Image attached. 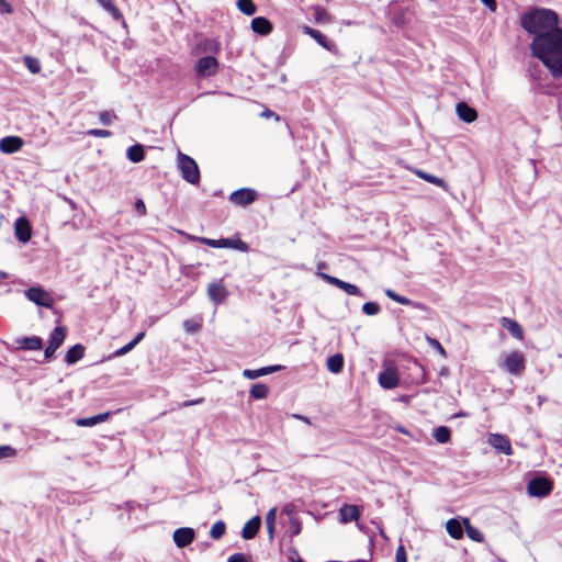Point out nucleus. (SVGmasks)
Segmentation results:
<instances>
[{"mask_svg": "<svg viewBox=\"0 0 562 562\" xmlns=\"http://www.w3.org/2000/svg\"><path fill=\"white\" fill-rule=\"evenodd\" d=\"M530 52L547 68L551 80L537 77L531 72V78L538 82L539 89L546 94H555L562 89V29L550 36L532 40Z\"/></svg>", "mask_w": 562, "mask_h": 562, "instance_id": "nucleus-1", "label": "nucleus"}, {"mask_svg": "<svg viewBox=\"0 0 562 562\" xmlns=\"http://www.w3.org/2000/svg\"><path fill=\"white\" fill-rule=\"evenodd\" d=\"M559 14L546 8H532L525 12L520 18L521 27L533 36L532 40H539L542 36H550L557 31L562 30L559 25Z\"/></svg>", "mask_w": 562, "mask_h": 562, "instance_id": "nucleus-2", "label": "nucleus"}, {"mask_svg": "<svg viewBox=\"0 0 562 562\" xmlns=\"http://www.w3.org/2000/svg\"><path fill=\"white\" fill-rule=\"evenodd\" d=\"M178 167L182 178L191 184H198L200 181V170L193 158L179 151Z\"/></svg>", "mask_w": 562, "mask_h": 562, "instance_id": "nucleus-3", "label": "nucleus"}, {"mask_svg": "<svg viewBox=\"0 0 562 562\" xmlns=\"http://www.w3.org/2000/svg\"><path fill=\"white\" fill-rule=\"evenodd\" d=\"M499 367L513 375H520L526 369V358L521 351L515 350L505 356Z\"/></svg>", "mask_w": 562, "mask_h": 562, "instance_id": "nucleus-4", "label": "nucleus"}, {"mask_svg": "<svg viewBox=\"0 0 562 562\" xmlns=\"http://www.w3.org/2000/svg\"><path fill=\"white\" fill-rule=\"evenodd\" d=\"M552 490L553 482L543 476L531 479L527 484V493L531 497H546Z\"/></svg>", "mask_w": 562, "mask_h": 562, "instance_id": "nucleus-5", "label": "nucleus"}, {"mask_svg": "<svg viewBox=\"0 0 562 562\" xmlns=\"http://www.w3.org/2000/svg\"><path fill=\"white\" fill-rule=\"evenodd\" d=\"M198 240L204 245H207L212 248H233L239 251H247L248 245L241 239H231V238H221V239H211L206 237H200Z\"/></svg>", "mask_w": 562, "mask_h": 562, "instance_id": "nucleus-6", "label": "nucleus"}, {"mask_svg": "<svg viewBox=\"0 0 562 562\" xmlns=\"http://www.w3.org/2000/svg\"><path fill=\"white\" fill-rule=\"evenodd\" d=\"M393 22L397 25V26H405L407 24H409L414 18H415V12L413 10V7L411 5V3H402L397 7H394L393 9Z\"/></svg>", "mask_w": 562, "mask_h": 562, "instance_id": "nucleus-7", "label": "nucleus"}, {"mask_svg": "<svg viewBox=\"0 0 562 562\" xmlns=\"http://www.w3.org/2000/svg\"><path fill=\"white\" fill-rule=\"evenodd\" d=\"M25 296L33 303L43 307H52L54 300L52 295L42 288L33 286L25 290Z\"/></svg>", "mask_w": 562, "mask_h": 562, "instance_id": "nucleus-8", "label": "nucleus"}, {"mask_svg": "<svg viewBox=\"0 0 562 562\" xmlns=\"http://www.w3.org/2000/svg\"><path fill=\"white\" fill-rule=\"evenodd\" d=\"M379 384L385 390H392L400 384V374L397 369L389 363L379 374Z\"/></svg>", "mask_w": 562, "mask_h": 562, "instance_id": "nucleus-9", "label": "nucleus"}, {"mask_svg": "<svg viewBox=\"0 0 562 562\" xmlns=\"http://www.w3.org/2000/svg\"><path fill=\"white\" fill-rule=\"evenodd\" d=\"M195 70L200 77H210L217 72L218 61L213 56H205L198 60Z\"/></svg>", "mask_w": 562, "mask_h": 562, "instance_id": "nucleus-10", "label": "nucleus"}, {"mask_svg": "<svg viewBox=\"0 0 562 562\" xmlns=\"http://www.w3.org/2000/svg\"><path fill=\"white\" fill-rule=\"evenodd\" d=\"M257 198V192L252 189L243 188L231 193L229 201L236 205L245 206L251 204Z\"/></svg>", "mask_w": 562, "mask_h": 562, "instance_id": "nucleus-11", "label": "nucleus"}, {"mask_svg": "<svg viewBox=\"0 0 562 562\" xmlns=\"http://www.w3.org/2000/svg\"><path fill=\"white\" fill-rule=\"evenodd\" d=\"M488 443L496 449L497 451L512 456L513 454V448L510 440L501 434H492L488 437Z\"/></svg>", "mask_w": 562, "mask_h": 562, "instance_id": "nucleus-12", "label": "nucleus"}, {"mask_svg": "<svg viewBox=\"0 0 562 562\" xmlns=\"http://www.w3.org/2000/svg\"><path fill=\"white\" fill-rule=\"evenodd\" d=\"M339 521L341 524H349L351 521L358 522L361 512L357 505L344 504L339 508Z\"/></svg>", "mask_w": 562, "mask_h": 562, "instance_id": "nucleus-13", "label": "nucleus"}, {"mask_svg": "<svg viewBox=\"0 0 562 562\" xmlns=\"http://www.w3.org/2000/svg\"><path fill=\"white\" fill-rule=\"evenodd\" d=\"M195 532L192 528H178L173 532V541L178 548H184L194 540Z\"/></svg>", "mask_w": 562, "mask_h": 562, "instance_id": "nucleus-14", "label": "nucleus"}, {"mask_svg": "<svg viewBox=\"0 0 562 562\" xmlns=\"http://www.w3.org/2000/svg\"><path fill=\"white\" fill-rule=\"evenodd\" d=\"M14 233L18 240L27 243L32 236L30 222L25 217H19L14 224Z\"/></svg>", "mask_w": 562, "mask_h": 562, "instance_id": "nucleus-15", "label": "nucleus"}, {"mask_svg": "<svg viewBox=\"0 0 562 562\" xmlns=\"http://www.w3.org/2000/svg\"><path fill=\"white\" fill-rule=\"evenodd\" d=\"M23 146V140L19 136H7L0 139V150L4 154L19 151Z\"/></svg>", "mask_w": 562, "mask_h": 562, "instance_id": "nucleus-16", "label": "nucleus"}, {"mask_svg": "<svg viewBox=\"0 0 562 562\" xmlns=\"http://www.w3.org/2000/svg\"><path fill=\"white\" fill-rule=\"evenodd\" d=\"M210 300L216 304L222 303L227 296V290L222 282H212L207 286Z\"/></svg>", "mask_w": 562, "mask_h": 562, "instance_id": "nucleus-17", "label": "nucleus"}, {"mask_svg": "<svg viewBox=\"0 0 562 562\" xmlns=\"http://www.w3.org/2000/svg\"><path fill=\"white\" fill-rule=\"evenodd\" d=\"M457 114L460 120L465 123H472L477 117V112L474 108L470 106L465 102H459L456 106Z\"/></svg>", "mask_w": 562, "mask_h": 562, "instance_id": "nucleus-18", "label": "nucleus"}, {"mask_svg": "<svg viewBox=\"0 0 562 562\" xmlns=\"http://www.w3.org/2000/svg\"><path fill=\"white\" fill-rule=\"evenodd\" d=\"M304 32L314 38L322 47L331 52L335 48V44L329 41L321 31L304 26Z\"/></svg>", "mask_w": 562, "mask_h": 562, "instance_id": "nucleus-19", "label": "nucleus"}, {"mask_svg": "<svg viewBox=\"0 0 562 562\" xmlns=\"http://www.w3.org/2000/svg\"><path fill=\"white\" fill-rule=\"evenodd\" d=\"M281 369H282L281 366H268V367H263V368H260V369H257V370L245 369L243 371V376L246 378V379H249V380H255V379H258L260 376L278 372Z\"/></svg>", "mask_w": 562, "mask_h": 562, "instance_id": "nucleus-20", "label": "nucleus"}, {"mask_svg": "<svg viewBox=\"0 0 562 562\" xmlns=\"http://www.w3.org/2000/svg\"><path fill=\"white\" fill-rule=\"evenodd\" d=\"M261 525V519L259 516H255L249 519L243 527L241 537L246 540L252 539L256 537L259 531Z\"/></svg>", "mask_w": 562, "mask_h": 562, "instance_id": "nucleus-21", "label": "nucleus"}, {"mask_svg": "<svg viewBox=\"0 0 562 562\" xmlns=\"http://www.w3.org/2000/svg\"><path fill=\"white\" fill-rule=\"evenodd\" d=\"M251 30L259 35H268L272 31V24L268 19L257 16L251 21Z\"/></svg>", "mask_w": 562, "mask_h": 562, "instance_id": "nucleus-22", "label": "nucleus"}, {"mask_svg": "<svg viewBox=\"0 0 562 562\" xmlns=\"http://www.w3.org/2000/svg\"><path fill=\"white\" fill-rule=\"evenodd\" d=\"M501 324L504 328H506L510 335L517 339H522L524 330L521 326L514 319L508 317H502Z\"/></svg>", "mask_w": 562, "mask_h": 562, "instance_id": "nucleus-23", "label": "nucleus"}, {"mask_svg": "<svg viewBox=\"0 0 562 562\" xmlns=\"http://www.w3.org/2000/svg\"><path fill=\"white\" fill-rule=\"evenodd\" d=\"M110 416V412H105L102 414H98L95 416L87 417V418H78L76 420V425L80 427H92L97 424L105 422Z\"/></svg>", "mask_w": 562, "mask_h": 562, "instance_id": "nucleus-24", "label": "nucleus"}, {"mask_svg": "<svg viewBox=\"0 0 562 562\" xmlns=\"http://www.w3.org/2000/svg\"><path fill=\"white\" fill-rule=\"evenodd\" d=\"M85 355V347L80 344H77L68 349L65 356V362L68 364H74L78 362Z\"/></svg>", "mask_w": 562, "mask_h": 562, "instance_id": "nucleus-25", "label": "nucleus"}, {"mask_svg": "<svg viewBox=\"0 0 562 562\" xmlns=\"http://www.w3.org/2000/svg\"><path fill=\"white\" fill-rule=\"evenodd\" d=\"M20 348L25 350H40L42 348V339L37 336L24 337L18 340Z\"/></svg>", "mask_w": 562, "mask_h": 562, "instance_id": "nucleus-26", "label": "nucleus"}, {"mask_svg": "<svg viewBox=\"0 0 562 562\" xmlns=\"http://www.w3.org/2000/svg\"><path fill=\"white\" fill-rule=\"evenodd\" d=\"M447 532L453 539H461L463 537V527L461 522L454 518H451L446 524Z\"/></svg>", "mask_w": 562, "mask_h": 562, "instance_id": "nucleus-27", "label": "nucleus"}, {"mask_svg": "<svg viewBox=\"0 0 562 562\" xmlns=\"http://www.w3.org/2000/svg\"><path fill=\"white\" fill-rule=\"evenodd\" d=\"M344 367V357L341 353H335L327 359V369L333 373H339Z\"/></svg>", "mask_w": 562, "mask_h": 562, "instance_id": "nucleus-28", "label": "nucleus"}, {"mask_svg": "<svg viewBox=\"0 0 562 562\" xmlns=\"http://www.w3.org/2000/svg\"><path fill=\"white\" fill-rule=\"evenodd\" d=\"M463 525H464V529H465L467 536L471 540L476 541V542H482L484 540L483 533L477 528L472 526L468 518L463 519Z\"/></svg>", "mask_w": 562, "mask_h": 562, "instance_id": "nucleus-29", "label": "nucleus"}, {"mask_svg": "<svg viewBox=\"0 0 562 562\" xmlns=\"http://www.w3.org/2000/svg\"><path fill=\"white\" fill-rule=\"evenodd\" d=\"M126 156L131 161L139 162L145 157L144 147L140 144H135L128 147Z\"/></svg>", "mask_w": 562, "mask_h": 562, "instance_id": "nucleus-30", "label": "nucleus"}, {"mask_svg": "<svg viewBox=\"0 0 562 562\" xmlns=\"http://www.w3.org/2000/svg\"><path fill=\"white\" fill-rule=\"evenodd\" d=\"M66 334H67V330L65 327H56L52 331L48 342L50 345L55 346L56 348H59L66 338Z\"/></svg>", "mask_w": 562, "mask_h": 562, "instance_id": "nucleus-31", "label": "nucleus"}, {"mask_svg": "<svg viewBox=\"0 0 562 562\" xmlns=\"http://www.w3.org/2000/svg\"><path fill=\"white\" fill-rule=\"evenodd\" d=\"M249 393L252 398L263 400L268 396L269 389L266 384L256 383L251 386Z\"/></svg>", "mask_w": 562, "mask_h": 562, "instance_id": "nucleus-32", "label": "nucleus"}, {"mask_svg": "<svg viewBox=\"0 0 562 562\" xmlns=\"http://www.w3.org/2000/svg\"><path fill=\"white\" fill-rule=\"evenodd\" d=\"M236 4L238 10L248 16L254 15L257 11V7L252 0H237Z\"/></svg>", "mask_w": 562, "mask_h": 562, "instance_id": "nucleus-33", "label": "nucleus"}, {"mask_svg": "<svg viewBox=\"0 0 562 562\" xmlns=\"http://www.w3.org/2000/svg\"><path fill=\"white\" fill-rule=\"evenodd\" d=\"M432 436L439 443H447L450 440L451 431L446 426H439L434 430Z\"/></svg>", "mask_w": 562, "mask_h": 562, "instance_id": "nucleus-34", "label": "nucleus"}, {"mask_svg": "<svg viewBox=\"0 0 562 562\" xmlns=\"http://www.w3.org/2000/svg\"><path fill=\"white\" fill-rule=\"evenodd\" d=\"M277 508H271L266 516V527L269 537L272 539L276 530Z\"/></svg>", "mask_w": 562, "mask_h": 562, "instance_id": "nucleus-35", "label": "nucleus"}, {"mask_svg": "<svg viewBox=\"0 0 562 562\" xmlns=\"http://www.w3.org/2000/svg\"><path fill=\"white\" fill-rule=\"evenodd\" d=\"M104 10L112 14L115 19L121 16L120 10L112 0H95Z\"/></svg>", "mask_w": 562, "mask_h": 562, "instance_id": "nucleus-36", "label": "nucleus"}, {"mask_svg": "<svg viewBox=\"0 0 562 562\" xmlns=\"http://www.w3.org/2000/svg\"><path fill=\"white\" fill-rule=\"evenodd\" d=\"M225 530H226V526L224 524V521L220 520V521H216L212 527H211V530H210V536L211 538L213 539H220L223 537V535L225 533Z\"/></svg>", "mask_w": 562, "mask_h": 562, "instance_id": "nucleus-37", "label": "nucleus"}, {"mask_svg": "<svg viewBox=\"0 0 562 562\" xmlns=\"http://www.w3.org/2000/svg\"><path fill=\"white\" fill-rule=\"evenodd\" d=\"M385 295L402 305H413V302L408 297L402 296L391 289L385 290Z\"/></svg>", "mask_w": 562, "mask_h": 562, "instance_id": "nucleus-38", "label": "nucleus"}, {"mask_svg": "<svg viewBox=\"0 0 562 562\" xmlns=\"http://www.w3.org/2000/svg\"><path fill=\"white\" fill-rule=\"evenodd\" d=\"M416 175L418 177H420L422 179L428 181L429 183H432V184H436V186H439V187H443L445 186V181L434 175H429V173H426L422 170H417L416 171Z\"/></svg>", "mask_w": 562, "mask_h": 562, "instance_id": "nucleus-39", "label": "nucleus"}, {"mask_svg": "<svg viewBox=\"0 0 562 562\" xmlns=\"http://www.w3.org/2000/svg\"><path fill=\"white\" fill-rule=\"evenodd\" d=\"M24 64L32 74H37L41 70L40 61L36 58L25 56Z\"/></svg>", "mask_w": 562, "mask_h": 562, "instance_id": "nucleus-40", "label": "nucleus"}, {"mask_svg": "<svg viewBox=\"0 0 562 562\" xmlns=\"http://www.w3.org/2000/svg\"><path fill=\"white\" fill-rule=\"evenodd\" d=\"M380 305L375 302H367L362 305V312L369 316L376 315L380 313Z\"/></svg>", "mask_w": 562, "mask_h": 562, "instance_id": "nucleus-41", "label": "nucleus"}, {"mask_svg": "<svg viewBox=\"0 0 562 562\" xmlns=\"http://www.w3.org/2000/svg\"><path fill=\"white\" fill-rule=\"evenodd\" d=\"M340 289L344 290L349 295L363 296V293L361 292V290L355 284L344 281Z\"/></svg>", "mask_w": 562, "mask_h": 562, "instance_id": "nucleus-42", "label": "nucleus"}, {"mask_svg": "<svg viewBox=\"0 0 562 562\" xmlns=\"http://www.w3.org/2000/svg\"><path fill=\"white\" fill-rule=\"evenodd\" d=\"M315 20L318 23H328L330 22V14L325 9L316 8Z\"/></svg>", "mask_w": 562, "mask_h": 562, "instance_id": "nucleus-43", "label": "nucleus"}, {"mask_svg": "<svg viewBox=\"0 0 562 562\" xmlns=\"http://www.w3.org/2000/svg\"><path fill=\"white\" fill-rule=\"evenodd\" d=\"M16 454V450L8 445L0 446V460L13 458Z\"/></svg>", "mask_w": 562, "mask_h": 562, "instance_id": "nucleus-44", "label": "nucleus"}, {"mask_svg": "<svg viewBox=\"0 0 562 562\" xmlns=\"http://www.w3.org/2000/svg\"><path fill=\"white\" fill-rule=\"evenodd\" d=\"M116 119V115L109 111H102L99 113V121L103 125H110L113 120Z\"/></svg>", "mask_w": 562, "mask_h": 562, "instance_id": "nucleus-45", "label": "nucleus"}, {"mask_svg": "<svg viewBox=\"0 0 562 562\" xmlns=\"http://www.w3.org/2000/svg\"><path fill=\"white\" fill-rule=\"evenodd\" d=\"M426 339L431 348H434L440 356L446 357L445 348L436 338L427 337Z\"/></svg>", "mask_w": 562, "mask_h": 562, "instance_id": "nucleus-46", "label": "nucleus"}, {"mask_svg": "<svg viewBox=\"0 0 562 562\" xmlns=\"http://www.w3.org/2000/svg\"><path fill=\"white\" fill-rule=\"evenodd\" d=\"M87 134L89 136L102 137V138L110 137L112 135V133L110 131H108V130H100V128L88 130Z\"/></svg>", "mask_w": 562, "mask_h": 562, "instance_id": "nucleus-47", "label": "nucleus"}, {"mask_svg": "<svg viewBox=\"0 0 562 562\" xmlns=\"http://www.w3.org/2000/svg\"><path fill=\"white\" fill-rule=\"evenodd\" d=\"M183 328L187 333H195L199 330L200 324H198L191 319H187L183 322Z\"/></svg>", "mask_w": 562, "mask_h": 562, "instance_id": "nucleus-48", "label": "nucleus"}, {"mask_svg": "<svg viewBox=\"0 0 562 562\" xmlns=\"http://www.w3.org/2000/svg\"><path fill=\"white\" fill-rule=\"evenodd\" d=\"M322 278H323L326 282H328L329 284L335 285V286H337V288H339V289H340V286H341V284H342V282H344L342 280H340V279H338V278H336V277H333V276L326 274V273H323V274H322Z\"/></svg>", "mask_w": 562, "mask_h": 562, "instance_id": "nucleus-49", "label": "nucleus"}, {"mask_svg": "<svg viewBox=\"0 0 562 562\" xmlns=\"http://www.w3.org/2000/svg\"><path fill=\"white\" fill-rule=\"evenodd\" d=\"M396 562H407L406 551L403 544L398 546L395 552Z\"/></svg>", "mask_w": 562, "mask_h": 562, "instance_id": "nucleus-50", "label": "nucleus"}, {"mask_svg": "<svg viewBox=\"0 0 562 562\" xmlns=\"http://www.w3.org/2000/svg\"><path fill=\"white\" fill-rule=\"evenodd\" d=\"M227 562H250V559L244 553H234L228 558Z\"/></svg>", "mask_w": 562, "mask_h": 562, "instance_id": "nucleus-51", "label": "nucleus"}, {"mask_svg": "<svg viewBox=\"0 0 562 562\" xmlns=\"http://www.w3.org/2000/svg\"><path fill=\"white\" fill-rule=\"evenodd\" d=\"M135 346L133 345L132 341H130L128 344H126L125 346L121 347L120 349H117L115 352H114V356L115 357H121V356H124L126 355L127 352H130Z\"/></svg>", "mask_w": 562, "mask_h": 562, "instance_id": "nucleus-52", "label": "nucleus"}, {"mask_svg": "<svg viewBox=\"0 0 562 562\" xmlns=\"http://www.w3.org/2000/svg\"><path fill=\"white\" fill-rule=\"evenodd\" d=\"M135 210L138 213V215H140V216L146 215V205L142 199L136 200Z\"/></svg>", "mask_w": 562, "mask_h": 562, "instance_id": "nucleus-53", "label": "nucleus"}, {"mask_svg": "<svg viewBox=\"0 0 562 562\" xmlns=\"http://www.w3.org/2000/svg\"><path fill=\"white\" fill-rule=\"evenodd\" d=\"M12 12V7L7 0H0V13L9 14Z\"/></svg>", "mask_w": 562, "mask_h": 562, "instance_id": "nucleus-54", "label": "nucleus"}, {"mask_svg": "<svg viewBox=\"0 0 562 562\" xmlns=\"http://www.w3.org/2000/svg\"><path fill=\"white\" fill-rule=\"evenodd\" d=\"M203 402H204L203 397H199V398L191 400V401H184L182 404H180V407H189L192 405H199V404H202Z\"/></svg>", "mask_w": 562, "mask_h": 562, "instance_id": "nucleus-55", "label": "nucleus"}, {"mask_svg": "<svg viewBox=\"0 0 562 562\" xmlns=\"http://www.w3.org/2000/svg\"><path fill=\"white\" fill-rule=\"evenodd\" d=\"M57 349L58 348H56L55 346H53L48 342V346L46 347V349L44 351L45 358H47V359L52 358Z\"/></svg>", "mask_w": 562, "mask_h": 562, "instance_id": "nucleus-56", "label": "nucleus"}, {"mask_svg": "<svg viewBox=\"0 0 562 562\" xmlns=\"http://www.w3.org/2000/svg\"><path fill=\"white\" fill-rule=\"evenodd\" d=\"M485 7H487L492 12H494L497 8L495 0H480Z\"/></svg>", "mask_w": 562, "mask_h": 562, "instance_id": "nucleus-57", "label": "nucleus"}, {"mask_svg": "<svg viewBox=\"0 0 562 562\" xmlns=\"http://www.w3.org/2000/svg\"><path fill=\"white\" fill-rule=\"evenodd\" d=\"M293 418L299 419L301 422H304L307 425H311V420L308 417L301 415V414H293Z\"/></svg>", "mask_w": 562, "mask_h": 562, "instance_id": "nucleus-58", "label": "nucleus"}, {"mask_svg": "<svg viewBox=\"0 0 562 562\" xmlns=\"http://www.w3.org/2000/svg\"><path fill=\"white\" fill-rule=\"evenodd\" d=\"M145 336V333H138L135 338L133 340H131L133 342L134 346H136Z\"/></svg>", "mask_w": 562, "mask_h": 562, "instance_id": "nucleus-59", "label": "nucleus"}, {"mask_svg": "<svg viewBox=\"0 0 562 562\" xmlns=\"http://www.w3.org/2000/svg\"><path fill=\"white\" fill-rule=\"evenodd\" d=\"M263 116H271L272 115V112L270 110H266L263 113H262Z\"/></svg>", "mask_w": 562, "mask_h": 562, "instance_id": "nucleus-60", "label": "nucleus"}, {"mask_svg": "<svg viewBox=\"0 0 562 562\" xmlns=\"http://www.w3.org/2000/svg\"><path fill=\"white\" fill-rule=\"evenodd\" d=\"M300 530H301V527H300V525H297V526L294 528V533H299V532H300Z\"/></svg>", "mask_w": 562, "mask_h": 562, "instance_id": "nucleus-61", "label": "nucleus"}, {"mask_svg": "<svg viewBox=\"0 0 562 562\" xmlns=\"http://www.w3.org/2000/svg\"><path fill=\"white\" fill-rule=\"evenodd\" d=\"M398 430L402 432V434H407L406 429L403 428V427H398Z\"/></svg>", "mask_w": 562, "mask_h": 562, "instance_id": "nucleus-62", "label": "nucleus"}]
</instances>
